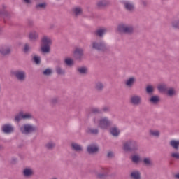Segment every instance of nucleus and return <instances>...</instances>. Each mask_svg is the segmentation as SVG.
<instances>
[{
  "label": "nucleus",
  "mask_w": 179,
  "mask_h": 179,
  "mask_svg": "<svg viewBox=\"0 0 179 179\" xmlns=\"http://www.w3.org/2000/svg\"><path fill=\"white\" fill-rule=\"evenodd\" d=\"M109 132L112 136H114V138H117V136H120V134H121V131L117 126H113L109 129Z\"/></svg>",
  "instance_id": "24"
},
{
  "label": "nucleus",
  "mask_w": 179,
  "mask_h": 179,
  "mask_svg": "<svg viewBox=\"0 0 179 179\" xmlns=\"http://www.w3.org/2000/svg\"><path fill=\"white\" fill-rule=\"evenodd\" d=\"M33 118V115L30 113L23 114L22 112V120H31Z\"/></svg>",
  "instance_id": "47"
},
{
  "label": "nucleus",
  "mask_w": 179,
  "mask_h": 179,
  "mask_svg": "<svg viewBox=\"0 0 179 179\" xmlns=\"http://www.w3.org/2000/svg\"><path fill=\"white\" fill-rule=\"evenodd\" d=\"M85 55V50L82 48H76L73 51V57L76 61L80 62L83 59V56Z\"/></svg>",
  "instance_id": "11"
},
{
  "label": "nucleus",
  "mask_w": 179,
  "mask_h": 179,
  "mask_svg": "<svg viewBox=\"0 0 179 179\" xmlns=\"http://www.w3.org/2000/svg\"><path fill=\"white\" fill-rule=\"evenodd\" d=\"M72 15L74 17H79V16H82L83 15V8L79 6H75L71 10Z\"/></svg>",
  "instance_id": "18"
},
{
  "label": "nucleus",
  "mask_w": 179,
  "mask_h": 179,
  "mask_svg": "<svg viewBox=\"0 0 179 179\" xmlns=\"http://www.w3.org/2000/svg\"><path fill=\"white\" fill-rule=\"evenodd\" d=\"M171 157H173V159H177L178 160H179V153L178 152H173L171 155Z\"/></svg>",
  "instance_id": "52"
},
{
  "label": "nucleus",
  "mask_w": 179,
  "mask_h": 179,
  "mask_svg": "<svg viewBox=\"0 0 179 179\" xmlns=\"http://www.w3.org/2000/svg\"><path fill=\"white\" fill-rule=\"evenodd\" d=\"M20 131L22 135H31V134H36L38 131V128L36 125L27 123L20 127Z\"/></svg>",
  "instance_id": "4"
},
{
  "label": "nucleus",
  "mask_w": 179,
  "mask_h": 179,
  "mask_svg": "<svg viewBox=\"0 0 179 179\" xmlns=\"http://www.w3.org/2000/svg\"><path fill=\"white\" fill-rule=\"evenodd\" d=\"M90 48L92 51H98V52H108L110 51V47L104 41H92Z\"/></svg>",
  "instance_id": "1"
},
{
  "label": "nucleus",
  "mask_w": 179,
  "mask_h": 179,
  "mask_svg": "<svg viewBox=\"0 0 179 179\" xmlns=\"http://www.w3.org/2000/svg\"><path fill=\"white\" fill-rule=\"evenodd\" d=\"M8 6L6 5L3 4L1 9H0V16H3V17H7V19H10L12 16H13V13L11 11H8Z\"/></svg>",
  "instance_id": "14"
},
{
  "label": "nucleus",
  "mask_w": 179,
  "mask_h": 179,
  "mask_svg": "<svg viewBox=\"0 0 179 179\" xmlns=\"http://www.w3.org/2000/svg\"><path fill=\"white\" fill-rule=\"evenodd\" d=\"M169 145L171 148L174 149L175 150H178L179 149V141L177 140H171L169 142Z\"/></svg>",
  "instance_id": "32"
},
{
  "label": "nucleus",
  "mask_w": 179,
  "mask_h": 179,
  "mask_svg": "<svg viewBox=\"0 0 179 179\" xmlns=\"http://www.w3.org/2000/svg\"><path fill=\"white\" fill-rule=\"evenodd\" d=\"M43 76H51L52 75V69L48 68L45 69L43 72Z\"/></svg>",
  "instance_id": "41"
},
{
  "label": "nucleus",
  "mask_w": 179,
  "mask_h": 179,
  "mask_svg": "<svg viewBox=\"0 0 179 179\" xmlns=\"http://www.w3.org/2000/svg\"><path fill=\"white\" fill-rule=\"evenodd\" d=\"M1 92H2V86H1V84H0V93Z\"/></svg>",
  "instance_id": "60"
},
{
  "label": "nucleus",
  "mask_w": 179,
  "mask_h": 179,
  "mask_svg": "<svg viewBox=\"0 0 179 179\" xmlns=\"http://www.w3.org/2000/svg\"><path fill=\"white\" fill-rule=\"evenodd\" d=\"M129 177L130 179H142V174L141 171L134 169L129 172Z\"/></svg>",
  "instance_id": "19"
},
{
  "label": "nucleus",
  "mask_w": 179,
  "mask_h": 179,
  "mask_svg": "<svg viewBox=\"0 0 179 179\" xmlns=\"http://www.w3.org/2000/svg\"><path fill=\"white\" fill-rule=\"evenodd\" d=\"M94 123L96 124L97 123V120H96V117H94L93 119Z\"/></svg>",
  "instance_id": "59"
},
{
  "label": "nucleus",
  "mask_w": 179,
  "mask_h": 179,
  "mask_svg": "<svg viewBox=\"0 0 179 179\" xmlns=\"http://www.w3.org/2000/svg\"><path fill=\"white\" fill-rule=\"evenodd\" d=\"M157 90L159 92V93H166L167 90H169V85L166 83H161L158 85L157 87Z\"/></svg>",
  "instance_id": "25"
},
{
  "label": "nucleus",
  "mask_w": 179,
  "mask_h": 179,
  "mask_svg": "<svg viewBox=\"0 0 179 179\" xmlns=\"http://www.w3.org/2000/svg\"><path fill=\"white\" fill-rule=\"evenodd\" d=\"M41 51L43 54H50L51 52V45H52V39L50 36H43L41 38Z\"/></svg>",
  "instance_id": "3"
},
{
  "label": "nucleus",
  "mask_w": 179,
  "mask_h": 179,
  "mask_svg": "<svg viewBox=\"0 0 179 179\" xmlns=\"http://www.w3.org/2000/svg\"><path fill=\"white\" fill-rule=\"evenodd\" d=\"M64 64H66L67 66H72V65H73V59L71 58H66L64 59Z\"/></svg>",
  "instance_id": "45"
},
{
  "label": "nucleus",
  "mask_w": 179,
  "mask_h": 179,
  "mask_svg": "<svg viewBox=\"0 0 179 179\" xmlns=\"http://www.w3.org/2000/svg\"><path fill=\"white\" fill-rule=\"evenodd\" d=\"M115 155L114 152L113 151H108L106 155L107 159H114Z\"/></svg>",
  "instance_id": "50"
},
{
  "label": "nucleus",
  "mask_w": 179,
  "mask_h": 179,
  "mask_svg": "<svg viewBox=\"0 0 179 179\" xmlns=\"http://www.w3.org/2000/svg\"><path fill=\"white\" fill-rule=\"evenodd\" d=\"M11 75H13V76H15V79L20 83L26 82V79L27 78L26 71L23 70L13 71H11Z\"/></svg>",
  "instance_id": "6"
},
{
  "label": "nucleus",
  "mask_w": 179,
  "mask_h": 179,
  "mask_svg": "<svg viewBox=\"0 0 179 179\" xmlns=\"http://www.w3.org/2000/svg\"><path fill=\"white\" fill-rule=\"evenodd\" d=\"M95 176L97 179H108L110 176V169L101 167L95 173Z\"/></svg>",
  "instance_id": "7"
},
{
  "label": "nucleus",
  "mask_w": 179,
  "mask_h": 179,
  "mask_svg": "<svg viewBox=\"0 0 179 179\" xmlns=\"http://www.w3.org/2000/svg\"><path fill=\"white\" fill-rule=\"evenodd\" d=\"M55 146H57V144L52 141H48L45 145V148L47 150H54V149H55Z\"/></svg>",
  "instance_id": "29"
},
{
  "label": "nucleus",
  "mask_w": 179,
  "mask_h": 179,
  "mask_svg": "<svg viewBox=\"0 0 179 179\" xmlns=\"http://www.w3.org/2000/svg\"><path fill=\"white\" fill-rule=\"evenodd\" d=\"M143 163L144 166H146L147 167L153 166V161H152L150 157H144L143 159Z\"/></svg>",
  "instance_id": "34"
},
{
  "label": "nucleus",
  "mask_w": 179,
  "mask_h": 179,
  "mask_svg": "<svg viewBox=\"0 0 179 179\" xmlns=\"http://www.w3.org/2000/svg\"><path fill=\"white\" fill-rule=\"evenodd\" d=\"M22 176L25 178H31L34 176V170L31 168H25L22 171Z\"/></svg>",
  "instance_id": "21"
},
{
  "label": "nucleus",
  "mask_w": 179,
  "mask_h": 179,
  "mask_svg": "<svg viewBox=\"0 0 179 179\" xmlns=\"http://www.w3.org/2000/svg\"><path fill=\"white\" fill-rule=\"evenodd\" d=\"M149 102L154 105L159 104L160 102V97L157 95L151 96V97L149 99Z\"/></svg>",
  "instance_id": "30"
},
{
  "label": "nucleus",
  "mask_w": 179,
  "mask_h": 179,
  "mask_svg": "<svg viewBox=\"0 0 179 179\" xmlns=\"http://www.w3.org/2000/svg\"><path fill=\"white\" fill-rule=\"evenodd\" d=\"M22 3H24L27 6H30L31 5H33V1L32 0H22Z\"/></svg>",
  "instance_id": "49"
},
{
  "label": "nucleus",
  "mask_w": 179,
  "mask_h": 179,
  "mask_svg": "<svg viewBox=\"0 0 179 179\" xmlns=\"http://www.w3.org/2000/svg\"><path fill=\"white\" fill-rule=\"evenodd\" d=\"M11 163L12 164H16L17 163V158L13 157L11 159Z\"/></svg>",
  "instance_id": "54"
},
{
  "label": "nucleus",
  "mask_w": 179,
  "mask_h": 179,
  "mask_svg": "<svg viewBox=\"0 0 179 179\" xmlns=\"http://www.w3.org/2000/svg\"><path fill=\"white\" fill-rule=\"evenodd\" d=\"M1 131L3 134L9 135V134H13V132H15V127H13V126L10 124H6L1 127Z\"/></svg>",
  "instance_id": "17"
},
{
  "label": "nucleus",
  "mask_w": 179,
  "mask_h": 179,
  "mask_svg": "<svg viewBox=\"0 0 179 179\" xmlns=\"http://www.w3.org/2000/svg\"><path fill=\"white\" fill-rule=\"evenodd\" d=\"M135 83H136V78L131 76L124 81V86H126L127 89H132Z\"/></svg>",
  "instance_id": "20"
},
{
  "label": "nucleus",
  "mask_w": 179,
  "mask_h": 179,
  "mask_svg": "<svg viewBox=\"0 0 179 179\" xmlns=\"http://www.w3.org/2000/svg\"><path fill=\"white\" fill-rule=\"evenodd\" d=\"M30 50H31L30 45L29 43H25L23 49L24 54H29V52H30Z\"/></svg>",
  "instance_id": "43"
},
{
  "label": "nucleus",
  "mask_w": 179,
  "mask_h": 179,
  "mask_svg": "<svg viewBox=\"0 0 179 179\" xmlns=\"http://www.w3.org/2000/svg\"><path fill=\"white\" fill-rule=\"evenodd\" d=\"M33 61L34 62H35V64H36V65H40V64H41V57H40V56H34L33 57Z\"/></svg>",
  "instance_id": "44"
},
{
  "label": "nucleus",
  "mask_w": 179,
  "mask_h": 179,
  "mask_svg": "<svg viewBox=\"0 0 179 179\" xmlns=\"http://www.w3.org/2000/svg\"><path fill=\"white\" fill-rule=\"evenodd\" d=\"M12 52V46L9 45H3L0 47V54L3 55V57H8L10 55Z\"/></svg>",
  "instance_id": "15"
},
{
  "label": "nucleus",
  "mask_w": 179,
  "mask_h": 179,
  "mask_svg": "<svg viewBox=\"0 0 179 179\" xmlns=\"http://www.w3.org/2000/svg\"><path fill=\"white\" fill-rule=\"evenodd\" d=\"M88 155H97L100 152V147L97 143H91L87 146Z\"/></svg>",
  "instance_id": "8"
},
{
  "label": "nucleus",
  "mask_w": 179,
  "mask_h": 179,
  "mask_svg": "<svg viewBox=\"0 0 179 179\" xmlns=\"http://www.w3.org/2000/svg\"><path fill=\"white\" fill-rule=\"evenodd\" d=\"M145 92L149 96H152L155 93V87L152 85H147Z\"/></svg>",
  "instance_id": "37"
},
{
  "label": "nucleus",
  "mask_w": 179,
  "mask_h": 179,
  "mask_svg": "<svg viewBox=\"0 0 179 179\" xmlns=\"http://www.w3.org/2000/svg\"><path fill=\"white\" fill-rule=\"evenodd\" d=\"M124 152H135L139 150V143L133 138H129L123 143Z\"/></svg>",
  "instance_id": "2"
},
{
  "label": "nucleus",
  "mask_w": 179,
  "mask_h": 179,
  "mask_svg": "<svg viewBox=\"0 0 179 179\" xmlns=\"http://www.w3.org/2000/svg\"><path fill=\"white\" fill-rule=\"evenodd\" d=\"M149 136H152L153 138H160V131L157 129H150Z\"/></svg>",
  "instance_id": "31"
},
{
  "label": "nucleus",
  "mask_w": 179,
  "mask_h": 179,
  "mask_svg": "<svg viewBox=\"0 0 179 179\" xmlns=\"http://www.w3.org/2000/svg\"><path fill=\"white\" fill-rule=\"evenodd\" d=\"M35 9L38 11L45 10L47 9V2L37 3L35 5Z\"/></svg>",
  "instance_id": "26"
},
{
  "label": "nucleus",
  "mask_w": 179,
  "mask_h": 179,
  "mask_svg": "<svg viewBox=\"0 0 179 179\" xmlns=\"http://www.w3.org/2000/svg\"><path fill=\"white\" fill-rule=\"evenodd\" d=\"M173 178H175V179H179V173L175 174V175L173 176Z\"/></svg>",
  "instance_id": "56"
},
{
  "label": "nucleus",
  "mask_w": 179,
  "mask_h": 179,
  "mask_svg": "<svg viewBox=\"0 0 179 179\" xmlns=\"http://www.w3.org/2000/svg\"><path fill=\"white\" fill-rule=\"evenodd\" d=\"M54 27H55V25L54 24H50V27H49V29L50 30H52V29H54Z\"/></svg>",
  "instance_id": "55"
},
{
  "label": "nucleus",
  "mask_w": 179,
  "mask_h": 179,
  "mask_svg": "<svg viewBox=\"0 0 179 179\" xmlns=\"http://www.w3.org/2000/svg\"><path fill=\"white\" fill-rule=\"evenodd\" d=\"M113 125V121L108 120V117H104L99 120V127L101 129H108L109 127Z\"/></svg>",
  "instance_id": "9"
},
{
  "label": "nucleus",
  "mask_w": 179,
  "mask_h": 179,
  "mask_svg": "<svg viewBox=\"0 0 179 179\" xmlns=\"http://www.w3.org/2000/svg\"><path fill=\"white\" fill-rule=\"evenodd\" d=\"M29 39L30 41H37L38 40V32L33 31L29 34Z\"/></svg>",
  "instance_id": "28"
},
{
  "label": "nucleus",
  "mask_w": 179,
  "mask_h": 179,
  "mask_svg": "<svg viewBox=\"0 0 179 179\" xmlns=\"http://www.w3.org/2000/svg\"><path fill=\"white\" fill-rule=\"evenodd\" d=\"M59 101V98L57 96L52 98L50 101V104H52V106H55L58 104Z\"/></svg>",
  "instance_id": "42"
},
{
  "label": "nucleus",
  "mask_w": 179,
  "mask_h": 179,
  "mask_svg": "<svg viewBox=\"0 0 179 179\" xmlns=\"http://www.w3.org/2000/svg\"><path fill=\"white\" fill-rule=\"evenodd\" d=\"M88 71L89 70L86 66H81L77 68V72H78L80 75H87Z\"/></svg>",
  "instance_id": "35"
},
{
  "label": "nucleus",
  "mask_w": 179,
  "mask_h": 179,
  "mask_svg": "<svg viewBox=\"0 0 179 179\" xmlns=\"http://www.w3.org/2000/svg\"><path fill=\"white\" fill-rule=\"evenodd\" d=\"M122 5L127 12L132 13L135 12V3L131 1H123Z\"/></svg>",
  "instance_id": "13"
},
{
  "label": "nucleus",
  "mask_w": 179,
  "mask_h": 179,
  "mask_svg": "<svg viewBox=\"0 0 179 179\" xmlns=\"http://www.w3.org/2000/svg\"><path fill=\"white\" fill-rule=\"evenodd\" d=\"M71 150H73V152H77V153L83 152V148L80 145V144L75 142L71 143Z\"/></svg>",
  "instance_id": "23"
},
{
  "label": "nucleus",
  "mask_w": 179,
  "mask_h": 179,
  "mask_svg": "<svg viewBox=\"0 0 179 179\" xmlns=\"http://www.w3.org/2000/svg\"><path fill=\"white\" fill-rule=\"evenodd\" d=\"M4 148L3 145H0V150H3Z\"/></svg>",
  "instance_id": "58"
},
{
  "label": "nucleus",
  "mask_w": 179,
  "mask_h": 179,
  "mask_svg": "<svg viewBox=\"0 0 179 179\" xmlns=\"http://www.w3.org/2000/svg\"><path fill=\"white\" fill-rule=\"evenodd\" d=\"M55 72L59 76H64L66 73L65 69H63L61 66L57 65L55 66Z\"/></svg>",
  "instance_id": "33"
},
{
  "label": "nucleus",
  "mask_w": 179,
  "mask_h": 179,
  "mask_svg": "<svg viewBox=\"0 0 179 179\" xmlns=\"http://www.w3.org/2000/svg\"><path fill=\"white\" fill-rule=\"evenodd\" d=\"M101 110L102 111L103 114V113H110L111 111V109L108 106H104Z\"/></svg>",
  "instance_id": "51"
},
{
  "label": "nucleus",
  "mask_w": 179,
  "mask_h": 179,
  "mask_svg": "<svg viewBox=\"0 0 179 179\" xmlns=\"http://www.w3.org/2000/svg\"><path fill=\"white\" fill-rule=\"evenodd\" d=\"M22 120H23V112L21 111L15 115L14 121L15 122H20Z\"/></svg>",
  "instance_id": "40"
},
{
  "label": "nucleus",
  "mask_w": 179,
  "mask_h": 179,
  "mask_svg": "<svg viewBox=\"0 0 179 179\" xmlns=\"http://www.w3.org/2000/svg\"><path fill=\"white\" fill-rule=\"evenodd\" d=\"M131 162L134 163V164H138L141 163V156L139 155H134L131 157Z\"/></svg>",
  "instance_id": "38"
},
{
  "label": "nucleus",
  "mask_w": 179,
  "mask_h": 179,
  "mask_svg": "<svg viewBox=\"0 0 179 179\" xmlns=\"http://www.w3.org/2000/svg\"><path fill=\"white\" fill-rule=\"evenodd\" d=\"M110 6V1L108 0H99L96 2V8L98 9H104Z\"/></svg>",
  "instance_id": "22"
},
{
  "label": "nucleus",
  "mask_w": 179,
  "mask_h": 179,
  "mask_svg": "<svg viewBox=\"0 0 179 179\" xmlns=\"http://www.w3.org/2000/svg\"><path fill=\"white\" fill-rule=\"evenodd\" d=\"M161 1H166V0H161Z\"/></svg>",
  "instance_id": "61"
},
{
  "label": "nucleus",
  "mask_w": 179,
  "mask_h": 179,
  "mask_svg": "<svg viewBox=\"0 0 179 179\" xmlns=\"http://www.w3.org/2000/svg\"><path fill=\"white\" fill-rule=\"evenodd\" d=\"M171 26H172L173 29L179 30V19L173 20L171 22Z\"/></svg>",
  "instance_id": "39"
},
{
  "label": "nucleus",
  "mask_w": 179,
  "mask_h": 179,
  "mask_svg": "<svg viewBox=\"0 0 179 179\" xmlns=\"http://www.w3.org/2000/svg\"><path fill=\"white\" fill-rule=\"evenodd\" d=\"M167 92V94L168 96H169L170 97H172V96H174V94H176V90H174V88H169L168 87V90Z\"/></svg>",
  "instance_id": "46"
},
{
  "label": "nucleus",
  "mask_w": 179,
  "mask_h": 179,
  "mask_svg": "<svg viewBox=\"0 0 179 179\" xmlns=\"http://www.w3.org/2000/svg\"><path fill=\"white\" fill-rule=\"evenodd\" d=\"M27 24L29 27H33L34 22L33 21V20H27Z\"/></svg>",
  "instance_id": "53"
},
{
  "label": "nucleus",
  "mask_w": 179,
  "mask_h": 179,
  "mask_svg": "<svg viewBox=\"0 0 179 179\" xmlns=\"http://www.w3.org/2000/svg\"><path fill=\"white\" fill-rule=\"evenodd\" d=\"M117 30L120 33L127 34L128 36H131L135 32L134 25L126 23L120 24L117 27Z\"/></svg>",
  "instance_id": "5"
},
{
  "label": "nucleus",
  "mask_w": 179,
  "mask_h": 179,
  "mask_svg": "<svg viewBox=\"0 0 179 179\" xmlns=\"http://www.w3.org/2000/svg\"><path fill=\"white\" fill-rule=\"evenodd\" d=\"M3 34V31L1 28H0V36H2Z\"/></svg>",
  "instance_id": "57"
},
{
  "label": "nucleus",
  "mask_w": 179,
  "mask_h": 179,
  "mask_svg": "<svg viewBox=\"0 0 179 179\" xmlns=\"http://www.w3.org/2000/svg\"><path fill=\"white\" fill-rule=\"evenodd\" d=\"M129 103L131 106H138L142 104V96L138 94H133L130 96Z\"/></svg>",
  "instance_id": "10"
},
{
  "label": "nucleus",
  "mask_w": 179,
  "mask_h": 179,
  "mask_svg": "<svg viewBox=\"0 0 179 179\" xmlns=\"http://www.w3.org/2000/svg\"><path fill=\"white\" fill-rule=\"evenodd\" d=\"M93 114H94V115H97V114H103V111H101L99 108H92L88 113V117H92Z\"/></svg>",
  "instance_id": "27"
},
{
  "label": "nucleus",
  "mask_w": 179,
  "mask_h": 179,
  "mask_svg": "<svg viewBox=\"0 0 179 179\" xmlns=\"http://www.w3.org/2000/svg\"><path fill=\"white\" fill-rule=\"evenodd\" d=\"M140 3L143 8H148L149 2L147 0H141Z\"/></svg>",
  "instance_id": "48"
},
{
  "label": "nucleus",
  "mask_w": 179,
  "mask_h": 179,
  "mask_svg": "<svg viewBox=\"0 0 179 179\" xmlns=\"http://www.w3.org/2000/svg\"><path fill=\"white\" fill-rule=\"evenodd\" d=\"M108 29L104 27L97 28L94 32L93 34L95 37H99V38H103L104 36H106V33H107Z\"/></svg>",
  "instance_id": "16"
},
{
  "label": "nucleus",
  "mask_w": 179,
  "mask_h": 179,
  "mask_svg": "<svg viewBox=\"0 0 179 179\" xmlns=\"http://www.w3.org/2000/svg\"><path fill=\"white\" fill-rule=\"evenodd\" d=\"M106 88V85L101 80H96L94 83V90L96 93H103L104 89Z\"/></svg>",
  "instance_id": "12"
},
{
  "label": "nucleus",
  "mask_w": 179,
  "mask_h": 179,
  "mask_svg": "<svg viewBox=\"0 0 179 179\" xmlns=\"http://www.w3.org/2000/svg\"><path fill=\"white\" fill-rule=\"evenodd\" d=\"M86 132L88 135H99V129L90 127L86 130Z\"/></svg>",
  "instance_id": "36"
}]
</instances>
